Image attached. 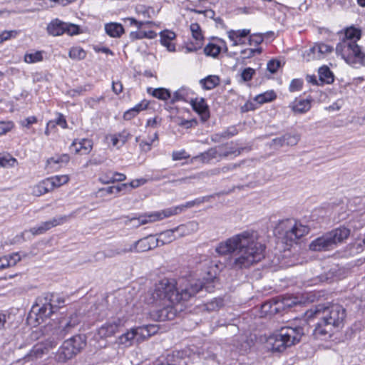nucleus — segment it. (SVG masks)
I'll return each instance as SVG.
<instances>
[{
  "label": "nucleus",
  "mask_w": 365,
  "mask_h": 365,
  "mask_svg": "<svg viewBox=\"0 0 365 365\" xmlns=\"http://www.w3.org/2000/svg\"><path fill=\"white\" fill-rule=\"evenodd\" d=\"M265 248V245L259 242L258 233L248 230L221 242L215 251L220 255L233 254L229 265L234 269H243L263 259Z\"/></svg>",
  "instance_id": "1"
},
{
  "label": "nucleus",
  "mask_w": 365,
  "mask_h": 365,
  "mask_svg": "<svg viewBox=\"0 0 365 365\" xmlns=\"http://www.w3.org/2000/svg\"><path fill=\"white\" fill-rule=\"evenodd\" d=\"M200 285L185 287L179 291L175 284L168 279H163L156 284L154 289L150 291L146 298L148 304L155 307H162L155 312V317L159 321L173 319L177 314L175 306L180 303L188 301L195 296Z\"/></svg>",
  "instance_id": "2"
},
{
  "label": "nucleus",
  "mask_w": 365,
  "mask_h": 365,
  "mask_svg": "<svg viewBox=\"0 0 365 365\" xmlns=\"http://www.w3.org/2000/svg\"><path fill=\"white\" fill-rule=\"evenodd\" d=\"M308 319H319L312 335L316 339L330 338L336 329L342 328L346 316V309L339 304H318L307 311Z\"/></svg>",
  "instance_id": "3"
},
{
  "label": "nucleus",
  "mask_w": 365,
  "mask_h": 365,
  "mask_svg": "<svg viewBox=\"0 0 365 365\" xmlns=\"http://www.w3.org/2000/svg\"><path fill=\"white\" fill-rule=\"evenodd\" d=\"M307 327V325L282 327L277 333L267 337L264 346L272 352H282L287 347L299 342L305 334Z\"/></svg>",
  "instance_id": "4"
},
{
  "label": "nucleus",
  "mask_w": 365,
  "mask_h": 365,
  "mask_svg": "<svg viewBox=\"0 0 365 365\" xmlns=\"http://www.w3.org/2000/svg\"><path fill=\"white\" fill-rule=\"evenodd\" d=\"M349 235V229L340 226L314 240L309 244V250L315 252L333 250L338 244L347 239Z\"/></svg>",
  "instance_id": "5"
},
{
  "label": "nucleus",
  "mask_w": 365,
  "mask_h": 365,
  "mask_svg": "<svg viewBox=\"0 0 365 365\" xmlns=\"http://www.w3.org/2000/svg\"><path fill=\"white\" fill-rule=\"evenodd\" d=\"M64 302L63 298L47 293L37 298L30 314H34L36 316V321L40 324L60 308Z\"/></svg>",
  "instance_id": "6"
},
{
  "label": "nucleus",
  "mask_w": 365,
  "mask_h": 365,
  "mask_svg": "<svg viewBox=\"0 0 365 365\" xmlns=\"http://www.w3.org/2000/svg\"><path fill=\"white\" fill-rule=\"evenodd\" d=\"M336 52L354 68L365 66V52L356 43L340 41L336 46Z\"/></svg>",
  "instance_id": "7"
},
{
  "label": "nucleus",
  "mask_w": 365,
  "mask_h": 365,
  "mask_svg": "<svg viewBox=\"0 0 365 365\" xmlns=\"http://www.w3.org/2000/svg\"><path fill=\"white\" fill-rule=\"evenodd\" d=\"M279 235H282L286 244H292L306 235L309 232L307 225L294 219H286L281 221L277 227Z\"/></svg>",
  "instance_id": "8"
},
{
  "label": "nucleus",
  "mask_w": 365,
  "mask_h": 365,
  "mask_svg": "<svg viewBox=\"0 0 365 365\" xmlns=\"http://www.w3.org/2000/svg\"><path fill=\"white\" fill-rule=\"evenodd\" d=\"M86 344L85 335L77 334L63 341L55 355L58 362L65 363L76 356Z\"/></svg>",
  "instance_id": "9"
},
{
  "label": "nucleus",
  "mask_w": 365,
  "mask_h": 365,
  "mask_svg": "<svg viewBox=\"0 0 365 365\" xmlns=\"http://www.w3.org/2000/svg\"><path fill=\"white\" fill-rule=\"evenodd\" d=\"M46 31L49 35L53 36H61L63 34L73 36L80 33V27L76 24L55 19L47 25Z\"/></svg>",
  "instance_id": "10"
},
{
  "label": "nucleus",
  "mask_w": 365,
  "mask_h": 365,
  "mask_svg": "<svg viewBox=\"0 0 365 365\" xmlns=\"http://www.w3.org/2000/svg\"><path fill=\"white\" fill-rule=\"evenodd\" d=\"M79 323V317L76 314H72L68 319H62L59 325L54 328L51 338H54L58 342L67 334L72 333Z\"/></svg>",
  "instance_id": "11"
},
{
  "label": "nucleus",
  "mask_w": 365,
  "mask_h": 365,
  "mask_svg": "<svg viewBox=\"0 0 365 365\" xmlns=\"http://www.w3.org/2000/svg\"><path fill=\"white\" fill-rule=\"evenodd\" d=\"M203 202L204 198H197L192 201L187 202L185 205L169 207L162 211L155 212L149 216L150 220L148 221H158L172 215H178L182 212L185 209L192 207Z\"/></svg>",
  "instance_id": "12"
},
{
  "label": "nucleus",
  "mask_w": 365,
  "mask_h": 365,
  "mask_svg": "<svg viewBox=\"0 0 365 365\" xmlns=\"http://www.w3.org/2000/svg\"><path fill=\"white\" fill-rule=\"evenodd\" d=\"M57 345V341L54 338H48L45 341L35 344L30 351L25 356L24 359L29 361L42 357L48 351Z\"/></svg>",
  "instance_id": "13"
},
{
  "label": "nucleus",
  "mask_w": 365,
  "mask_h": 365,
  "mask_svg": "<svg viewBox=\"0 0 365 365\" xmlns=\"http://www.w3.org/2000/svg\"><path fill=\"white\" fill-rule=\"evenodd\" d=\"M332 47L325 43H317L312 48L306 50L303 53V58L307 61L321 59L325 53H331Z\"/></svg>",
  "instance_id": "14"
},
{
  "label": "nucleus",
  "mask_w": 365,
  "mask_h": 365,
  "mask_svg": "<svg viewBox=\"0 0 365 365\" xmlns=\"http://www.w3.org/2000/svg\"><path fill=\"white\" fill-rule=\"evenodd\" d=\"M186 227L180 225L174 229L167 230L160 233L158 238L155 239L157 245L160 242L162 245L168 244L185 235Z\"/></svg>",
  "instance_id": "15"
},
{
  "label": "nucleus",
  "mask_w": 365,
  "mask_h": 365,
  "mask_svg": "<svg viewBox=\"0 0 365 365\" xmlns=\"http://www.w3.org/2000/svg\"><path fill=\"white\" fill-rule=\"evenodd\" d=\"M158 246L155 239L149 236L140 239L128 247L129 252H143L152 250Z\"/></svg>",
  "instance_id": "16"
},
{
  "label": "nucleus",
  "mask_w": 365,
  "mask_h": 365,
  "mask_svg": "<svg viewBox=\"0 0 365 365\" xmlns=\"http://www.w3.org/2000/svg\"><path fill=\"white\" fill-rule=\"evenodd\" d=\"M120 323L121 321L119 319L106 322L98 329V336L100 338H107L113 336L118 331Z\"/></svg>",
  "instance_id": "17"
},
{
  "label": "nucleus",
  "mask_w": 365,
  "mask_h": 365,
  "mask_svg": "<svg viewBox=\"0 0 365 365\" xmlns=\"http://www.w3.org/2000/svg\"><path fill=\"white\" fill-rule=\"evenodd\" d=\"M190 103L193 110L200 115L202 120L205 121L210 118L209 108L204 98L192 99Z\"/></svg>",
  "instance_id": "18"
},
{
  "label": "nucleus",
  "mask_w": 365,
  "mask_h": 365,
  "mask_svg": "<svg viewBox=\"0 0 365 365\" xmlns=\"http://www.w3.org/2000/svg\"><path fill=\"white\" fill-rule=\"evenodd\" d=\"M21 260V257L18 252L13 253L0 257V269L13 267Z\"/></svg>",
  "instance_id": "19"
},
{
  "label": "nucleus",
  "mask_w": 365,
  "mask_h": 365,
  "mask_svg": "<svg viewBox=\"0 0 365 365\" xmlns=\"http://www.w3.org/2000/svg\"><path fill=\"white\" fill-rule=\"evenodd\" d=\"M175 38V34L173 31L165 30L160 32V42L169 51H175V46L171 41Z\"/></svg>",
  "instance_id": "20"
},
{
  "label": "nucleus",
  "mask_w": 365,
  "mask_h": 365,
  "mask_svg": "<svg viewBox=\"0 0 365 365\" xmlns=\"http://www.w3.org/2000/svg\"><path fill=\"white\" fill-rule=\"evenodd\" d=\"M289 107L295 113H304L311 108V100L303 99L299 101H295L290 104Z\"/></svg>",
  "instance_id": "21"
},
{
  "label": "nucleus",
  "mask_w": 365,
  "mask_h": 365,
  "mask_svg": "<svg viewBox=\"0 0 365 365\" xmlns=\"http://www.w3.org/2000/svg\"><path fill=\"white\" fill-rule=\"evenodd\" d=\"M319 81L320 86L329 84L334 81V75L328 66H324L319 69Z\"/></svg>",
  "instance_id": "22"
},
{
  "label": "nucleus",
  "mask_w": 365,
  "mask_h": 365,
  "mask_svg": "<svg viewBox=\"0 0 365 365\" xmlns=\"http://www.w3.org/2000/svg\"><path fill=\"white\" fill-rule=\"evenodd\" d=\"M219 156V152L217 147L211 148L207 151L200 153L195 157V159L202 162V163H208L214 158Z\"/></svg>",
  "instance_id": "23"
},
{
  "label": "nucleus",
  "mask_w": 365,
  "mask_h": 365,
  "mask_svg": "<svg viewBox=\"0 0 365 365\" xmlns=\"http://www.w3.org/2000/svg\"><path fill=\"white\" fill-rule=\"evenodd\" d=\"M52 190V186L47 179L42 180L32 187V194L35 196H41Z\"/></svg>",
  "instance_id": "24"
},
{
  "label": "nucleus",
  "mask_w": 365,
  "mask_h": 365,
  "mask_svg": "<svg viewBox=\"0 0 365 365\" xmlns=\"http://www.w3.org/2000/svg\"><path fill=\"white\" fill-rule=\"evenodd\" d=\"M220 83L218 76L210 75L200 81V84L205 90H211L217 87Z\"/></svg>",
  "instance_id": "25"
},
{
  "label": "nucleus",
  "mask_w": 365,
  "mask_h": 365,
  "mask_svg": "<svg viewBox=\"0 0 365 365\" xmlns=\"http://www.w3.org/2000/svg\"><path fill=\"white\" fill-rule=\"evenodd\" d=\"M105 30L108 35L113 38L120 37L124 33L123 26L118 23L106 24Z\"/></svg>",
  "instance_id": "26"
},
{
  "label": "nucleus",
  "mask_w": 365,
  "mask_h": 365,
  "mask_svg": "<svg viewBox=\"0 0 365 365\" xmlns=\"http://www.w3.org/2000/svg\"><path fill=\"white\" fill-rule=\"evenodd\" d=\"M361 31L359 29L350 27L345 30L344 36L341 41L356 43L361 38Z\"/></svg>",
  "instance_id": "27"
},
{
  "label": "nucleus",
  "mask_w": 365,
  "mask_h": 365,
  "mask_svg": "<svg viewBox=\"0 0 365 365\" xmlns=\"http://www.w3.org/2000/svg\"><path fill=\"white\" fill-rule=\"evenodd\" d=\"M148 93H150L153 96L156 98L163 101H167L171 98V93L169 90L164 88H148Z\"/></svg>",
  "instance_id": "28"
},
{
  "label": "nucleus",
  "mask_w": 365,
  "mask_h": 365,
  "mask_svg": "<svg viewBox=\"0 0 365 365\" xmlns=\"http://www.w3.org/2000/svg\"><path fill=\"white\" fill-rule=\"evenodd\" d=\"M134 341H137V336L134 328L122 334L119 337V344L125 346L132 345Z\"/></svg>",
  "instance_id": "29"
},
{
  "label": "nucleus",
  "mask_w": 365,
  "mask_h": 365,
  "mask_svg": "<svg viewBox=\"0 0 365 365\" xmlns=\"http://www.w3.org/2000/svg\"><path fill=\"white\" fill-rule=\"evenodd\" d=\"M237 130L235 128H230L220 133H215L211 135V140L214 143H220L222 139L230 138L237 134Z\"/></svg>",
  "instance_id": "30"
},
{
  "label": "nucleus",
  "mask_w": 365,
  "mask_h": 365,
  "mask_svg": "<svg viewBox=\"0 0 365 365\" xmlns=\"http://www.w3.org/2000/svg\"><path fill=\"white\" fill-rule=\"evenodd\" d=\"M68 217L66 215L53 217V219L43 222L41 225L43 227L45 232L57 225H61L68 220Z\"/></svg>",
  "instance_id": "31"
},
{
  "label": "nucleus",
  "mask_w": 365,
  "mask_h": 365,
  "mask_svg": "<svg viewBox=\"0 0 365 365\" xmlns=\"http://www.w3.org/2000/svg\"><path fill=\"white\" fill-rule=\"evenodd\" d=\"M250 31L249 29H242L237 31L231 30L228 31V37L233 42L232 45L237 46L239 43L237 39L240 38V41H241V38L246 37L250 34Z\"/></svg>",
  "instance_id": "32"
},
{
  "label": "nucleus",
  "mask_w": 365,
  "mask_h": 365,
  "mask_svg": "<svg viewBox=\"0 0 365 365\" xmlns=\"http://www.w3.org/2000/svg\"><path fill=\"white\" fill-rule=\"evenodd\" d=\"M341 274L342 271L335 265L332 267L325 275L321 277V280L331 282L335 278L339 279L341 276Z\"/></svg>",
  "instance_id": "33"
},
{
  "label": "nucleus",
  "mask_w": 365,
  "mask_h": 365,
  "mask_svg": "<svg viewBox=\"0 0 365 365\" xmlns=\"http://www.w3.org/2000/svg\"><path fill=\"white\" fill-rule=\"evenodd\" d=\"M153 212H152L153 214ZM140 215L138 217H133L130 219H128L125 221V224L126 225H130L131 222H134L133 227H138L139 226L142 225L147 224L148 222H153V221H148L150 220V215Z\"/></svg>",
  "instance_id": "34"
},
{
  "label": "nucleus",
  "mask_w": 365,
  "mask_h": 365,
  "mask_svg": "<svg viewBox=\"0 0 365 365\" xmlns=\"http://www.w3.org/2000/svg\"><path fill=\"white\" fill-rule=\"evenodd\" d=\"M46 179L47 180H49L50 184L52 186V190L66 184L69 180L67 175H56Z\"/></svg>",
  "instance_id": "35"
},
{
  "label": "nucleus",
  "mask_w": 365,
  "mask_h": 365,
  "mask_svg": "<svg viewBox=\"0 0 365 365\" xmlns=\"http://www.w3.org/2000/svg\"><path fill=\"white\" fill-rule=\"evenodd\" d=\"M188 96V90L185 88H181L176 91L173 96H171L170 102L172 103H175L177 101H187V98Z\"/></svg>",
  "instance_id": "36"
},
{
  "label": "nucleus",
  "mask_w": 365,
  "mask_h": 365,
  "mask_svg": "<svg viewBox=\"0 0 365 365\" xmlns=\"http://www.w3.org/2000/svg\"><path fill=\"white\" fill-rule=\"evenodd\" d=\"M68 56L73 60H82L86 56V51L81 47H73L70 49Z\"/></svg>",
  "instance_id": "37"
},
{
  "label": "nucleus",
  "mask_w": 365,
  "mask_h": 365,
  "mask_svg": "<svg viewBox=\"0 0 365 365\" xmlns=\"http://www.w3.org/2000/svg\"><path fill=\"white\" fill-rule=\"evenodd\" d=\"M16 163V159L13 158L9 154L0 153V168L14 167Z\"/></svg>",
  "instance_id": "38"
},
{
  "label": "nucleus",
  "mask_w": 365,
  "mask_h": 365,
  "mask_svg": "<svg viewBox=\"0 0 365 365\" xmlns=\"http://www.w3.org/2000/svg\"><path fill=\"white\" fill-rule=\"evenodd\" d=\"M276 97H277V96H276L275 93L274 91H267V92H265L264 93L257 96L255 98V101L257 103L262 104V103L269 102V101L274 100L276 98Z\"/></svg>",
  "instance_id": "39"
},
{
  "label": "nucleus",
  "mask_w": 365,
  "mask_h": 365,
  "mask_svg": "<svg viewBox=\"0 0 365 365\" xmlns=\"http://www.w3.org/2000/svg\"><path fill=\"white\" fill-rule=\"evenodd\" d=\"M228 145L229 143H227L226 145H220L218 147L219 149L226 148V150L225 151L219 153V157L225 158L231 154H235L236 156L240 155L242 149L237 150L233 147H229Z\"/></svg>",
  "instance_id": "40"
},
{
  "label": "nucleus",
  "mask_w": 365,
  "mask_h": 365,
  "mask_svg": "<svg viewBox=\"0 0 365 365\" xmlns=\"http://www.w3.org/2000/svg\"><path fill=\"white\" fill-rule=\"evenodd\" d=\"M78 144L79 147L76 148V151L77 153L83 151V154L88 153L93 147L91 140L86 138L81 139Z\"/></svg>",
  "instance_id": "41"
},
{
  "label": "nucleus",
  "mask_w": 365,
  "mask_h": 365,
  "mask_svg": "<svg viewBox=\"0 0 365 365\" xmlns=\"http://www.w3.org/2000/svg\"><path fill=\"white\" fill-rule=\"evenodd\" d=\"M134 329L137 336V342H140L150 336L146 325L138 327Z\"/></svg>",
  "instance_id": "42"
},
{
  "label": "nucleus",
  "mask_w": 365,
  "mask_h": 365,
  "mask_svg": "<svg viewBox=\"0 0 365 365\" xmlns=\"http://www.w3.org/2000/svg\"><path fill=\"white\" fill-rule=\"evenodd\" d=\"M164 360L165 365H186L185 360L178 356L168 355Z\"/></svg>",
  "instance_id": "43"
},
{
  "label": "nucleus",
  "mask_w": 365,
  "mask_h": 365,
  "mask_svg": "<svg viewBox=\"0 0 365 365\" xmlns=\"http://www.w3.org/2000/svg\"><path fill=\"white\" fill-rule=\"evenodd\" d=\"M223 306L222 298H215L205 304V309L209 312L216 311Z\"/></svg>",
  "instance_id": "44"
},
{
  "label": "nucleus",
  "mask_w": 365,
  "mask_h": 365,
  "mask_svg": "<svg viewBox=\"0 0 365 365\" xmlns=\"http://www.w3.org/2000/svg\"><path fill=\"white\" fill-rule=\"evenodd\" d=\"M221 48L214 43H208L204 48V53L207 56L217 57L220 53Z\"/></svg>",
  "instance_id": "45"
},
{
  "label": "nucleus",
  "mask_w": 365,
  "mask_h": 365,
  "mask_svg": "<svg viewBox=\"0 0 365 365\" xmlns=\"http://www.w3.org/2000/svg\"><path fill=\"white\" fill-rule=\"evenodd\" d=\"M43 56L41 51H36L35 53H26L24 56V61L28 63H34L41 61Z\"/></svg>",
  "instance_id": "46"
},
{
  "label": "nucleus",
  "mask_w": 365,
  "mask_h": 365,
  "mask_svg": "<svg viewBox=\"0 0 365 365\" xmlns=\"http://www.w3.org/2000/svg\"><path fill=\"white\" fill-rule=\"evenodd\" d=\"M214 283H215V279H212L211 282H206V283L196 282L195 284H191L187 286L186 287H191L200 285V289H199L197 290V292L195 294V295L197 293H198L200 291L202 290L203 289H205V291H207L208 292H213L214 288H215Z\"/></svg>",
  "instance_id": "47"
},
{
  "label": "nucleus",
  "mask_w": 365,
  "mask_h": 365,
  "mask_svg": "<svg viewBox=\"0 0 365 365\" xmlns=\"http://www.w3.org/2000/svg\"><path fill=\"white\" fill-rule=\"evenodd\" d=\"M109 174L111 175L110 179H102V182L104 184H108L110 182H114L115 181L117 182H121L125 180L126 177L124 174L120 173H113L111 171H109Z\"/></svg>",
  "instance_id": "48"
},
{
  "label": "nucleus",
  "mask_w": 365,
  "mask_h": 365,
  "mask_svg": "<svg viewBox=\"0 0 365 365\" xmlns=\"http://www.w3.org/2000/svg\"><path fill=\"white\" fill-rule=\"evenodd\" d=\"M190 31L192 32L193 38L197 41H201L203 40V36L201 34L200 26L197 23H193L190 25Z\"/></svg>",
  "instance_id": "49"
},
{
  "label": "nucleus",
  "mask_w": 365,
  "mask_h": 365,
  "mask_svg": "<svg viewBox=\"0 0 365 365\" xmlns=\"http://www.w3.org/2000/svg\"><path fill=\"white\" fill-rule=\"evenodd\" d=\"M70 160V157L68 154H63L57 158L52 157L47 160V164L51 165L52 163H67Z\"/></svg>",
  "instance_id": "50"
},
{
  "label": "nucleus",
  "mask_w": 365,
  "mask_h": 365,
  "mask_svg": "<svg viewBox=\"0 0 365 365\" xmlns=\"http://www.w3.org/2000/svg\"><path fill=\"white\" fill-rule=\"evenodd\" d=\"M238 167H239L238 164H235H235H229L225 166H223L221 168H216V169L213 170L212 172L213 175H217L221 173H226L229 171H232V170L236 169Z\"/></svg>",
  "instance_id": "51"
},
{
  "label": "nucleus",
  "mask_w": 365,
  "mask_h": 365,
  "mask_svg": "<svg viewBox=\"0 0 365 365\" xmlns=\"http://www.w3.org/2000/svg\"><path fill=\"white\" fill-rule=\"evenodd\" d=\"M255 73V70L252 68H246L241 73V78L243 81H250Z\"/></svg>",
  "instance_id": "52"
},
{
  "label": "nucleus",
  "mask_w": 365,
  "mask_h": 365,
  "mask_svg": "<svg viewBox=\"0 0 365 365\" xmlns=\"http://www.w3.org/2000/svg\"><path fill=\"white\" fill-rule=\"evenodd\" d=\"M264 41V36L262 33L254 34L249 38V44L259 45Z\"/></svg>",
  "instance_id": "53"
},
{
  "label": "nucleus",
  "mask_w": 365,
  "mask_h": 365,
  "mask_svg": "<svg viewBox=\"0 0 365 365\" xmlns=\"http://www.w3.org/2000/svg\"><path fill=\"white\" fill-rule=\"evenodd\" d=\"M18 34V31L16 30L11 31H4L0 34V43L4 41H7L11 38H14Z\"/></svg>",
  "instance_id": "54"
},
{
  "label": "nucleus",
  "mask_w": 365,
  "mask_h": 365,
  "mask_svg": "<svg viewBox=\"0 0 365 365\" xmlns=\"http://www.w3.org/2000/svg\"><path fill=\"white\" fill-rule=\"evenodd\" d=\"M299 140V137L297 135L286 134L284 135V140L285 141L286 145H294Z\"/></svg>",
  "instance_id": "55"
},
{
  "label": "nucleus",
  "mask_w": 365,
  "mask_h": 365,
  "mask_svg": "<svg viewBox=\"0 0 365 365\" xmlns=\"http://www.w3.org/2000/svg\"><path fill=\"white\" fill-rule=\"evenodd\" d=\"M127 252H129V251L128 250V247L123 249L117 248L115 250H108L107 252L105 254V256L106 257H114L116 255L125 254Z\"/></svg>",
  "instance_id": "56"
},
{
  "label": "nucleus",
  "mask_w": 365,
  "mask_h": 365,
  "mask_svg": "<svg viewBox=\"0 0 365 365\" xmlns=\"http://www.w3.org/2000/svg\"><path fill=\"white\" fill-rule=\"evenodd\" d=\"M14 127L11 121H0V135L6 134L9 132Z\"/></svg>",
  "instance_id": "57"
},
{
  "label": "nucleus",
  "mask_w": 365,
  "mask_h": 365,
  "mask_svg": "<svg viewBox=\"0 0 365 365\" xmlns=\"http://www.w3.org/2000/svg\"><path fill=\"white\" fill-rule=\"evenodd\" d=\"M280 65L279 61L272 59L267 63V68L271 73H274L280 67Z\"/></svg>",
  "instance_id": "58"
},
{
  "label": "nucleus",
  "mask_w": 365,
  "mask_h": 365,
  "mask_svg": "<svg viewBox=\"0 0 365 365\" xmlns=\"http://www.w3.org/2000/svg\"><path fill=\"white\" fill-rule=\"evenodd\" d=\"M103 100H104L103 96H100L98 98H88L85 100V102L90 108H95L100 101Z\"/></svg>",
  "instance_id": "59"
},
{
  "label": "nucleus",
  "mask_w": 365,
  "mask_h": 365,
  "mask_svg": "<svg viewBox=\"0 0 365 365\" xmlns=\"http://www.w3.org/2000/svg\"><path fill=\"white\" fill-rule=\"evenodd\" d=\"M303 85V82L300 79H293L289 85V91L291 92L299 91Z\"/></svg>",
  "instance_id": "60"
},
{
  "label": "nucleus",
  "mask_w": 365,
  "mask_h": 365,
  "mask_svg": "<svg viewBox=\"0 0 365 365\" xmlns=\"http://www.w3.org/2000/svg\"><path fill=\"white\" fill-rule=\"evenodd\" d=\"M277 302L274 303L273 305H271L269 302H266L262 305V308L265 312H269L272 314L274 312H277L279 309V307H277Z\"/></svg>",
  "instance_id": "61"
},
{
  "label": "nucleus",
  "mask_w": 365,
  "mask_h": 365,
  "mask_svg": "<svg viewBox=\"0 0 365 365\" xmlns=\"http://www.w3.org/2000/svg\"><path fill=\"white\" fill-rule=\"evenodd\" d=\"M91 86L90 85H86L84 86H80L75 89L71 90L70 92L72 93V96H76L81 95L83 92H86L91 90Z\"/></svg>",
  "instance_id": "62"
},
{
  "label": "nucleus",
  "mask_w": 365,
  "mask_h": 365,
  "mask_svg": "<svg viewBox=\"0 0 365 365\" xmlns=\"http://www.w3.org/2000/svg\"><path fill=\"white\" fill-rule=\"evenodd\" d=\"M190 156L187 155L186 152L182 150L180 151H174L172 154L173 160H180L182 159L188 158Z\"/></svg>",
  "instance_id": "63"
},
{
  "label": "nucleus",
  "mask_w": 365,
  "mask_h": 365,
  "mask_svg": "<svg viewBox=\"0 0 365 365\" xmlns=\"http://www.w3.org/2000/svg\"><path fill=\"white\" fill-rule=\"evenodd\" d=\"M148 106V103L146 101H143L136 106H135L131 109L135 112V113H138L140 111L145 110Z\"/></svg>",
  "instance_id": "64"
}]
</instances>
